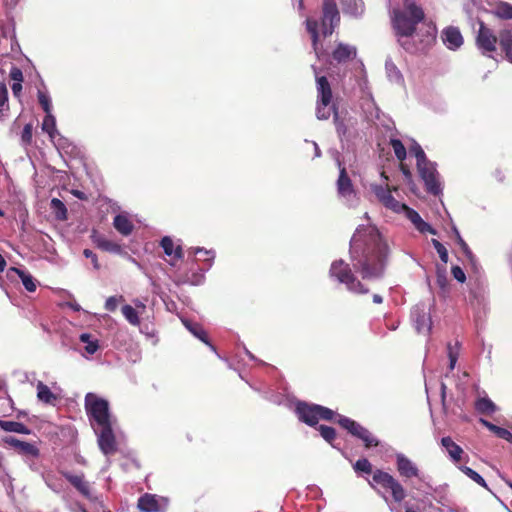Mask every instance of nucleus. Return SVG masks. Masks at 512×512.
Returning <instances> with one entry per match:
<instances>
[{
  "mask_svg": "<svg viewBox=\"0 0 512 512\" xmlns=\"http://www.w3.org/2000/svg\"><path fill=\"white\" fill-rule=\"evenodd\" d=\"M401 170H402L404 176L406 177V179H411V172L407 167H405L404 165H401Z\"/></svg>",
  "mask_w": 512,
  "mask_h": 512,
  "instance_id": "obj_61",
  "label": "nucleus"
},
{
  "mask_svg": "<svg viewBox=\"0 0 512 512\" xmlns=\"http://www.w3.org/2000/svg\"><path fill=\"white\" fill-rule=\"evenodd\" d=\"M431 242L434 248L436 249L437 253L439 254L441 261L446 264L448 262L449 256L445 246L442 243H440L437 239H432Z\"/></svg>",
  "mask_w": 512,
  "mask_h": 512,
  "instance_id": "obj_46",
  "label": "nucleus"
},
{
  "mask_svg": "<svg viewBox=\"0 0 512 512\" xmlns=\"http://www.w3.org/2000/svg\"><path fill=\"white\" fill-rule=\"evenodd\" d=\"M385 69L387 73V77L390 81L400 84L403 82V76L397 66L391 59H387L385 62Z\"/></svg>",
  "mask_w": 512,
  "mask_h": 512,
  "instance_id": "obj_37",
  "label": "nucleus"
},
{
  "mask_svg": "<svg viewBox=\"0 0 512 512\" xmlns=\"http://www.w3.org/2000/svg\"><path fill=\"white\" fill-rule=\"evenodd\" d=\"M37 397L41 402L46 404H52L56 400V396L52 393L50 388L41 381L37 383Z\"/></svg>",
  "mask_w": 512,
  "mask_h": 512,
  "instance_id": "obj_35",
  "label": "nucleus"
},
{
  "mask_svg": "<svg viewBox=\"0 0 512 512\" xmlns=\"http://www.w3.org/2000/svg\"><path fill=\"white\" fill-rule=\"evenodd\" d=\"M83 254L86 258L88 259H91V262L94 266L95 269H98L99 268V263H98V259H97V256L95 253H93L91 250L89 249H85L83 251Z\"/></svg>",
  "mask_w": 512,
  "mask_h": 512,
  "instance_id": "obj_55",
  "label": "nucleus"
},
{
  "mask_svg": "<svg viewBox=\"0 0 512 512\" xmlns=\"http://www.w3.org/2000/svg\"><path fill=\"white\" fill-rule=\"evenodd\" d=\"M8 90L3 82H0V120H4L8 116Z\"/></svg>",
  "mask_w": 512,
  "mask_h": 512,
  "instance_id": "obj_38",
  "label": "nucleus"
},
{
  "mask_svg": "<svg viewBox=\"0 0 512 512\" xmlns=\"http://www.w3.org/2000/svg\"><path fill=\"white\" fill-rule=\"evenodd\" d=\"M337 422L353 436L361 439L366 447L378 445V440L356 421L341 415H337Z\"/></svg>",
  "mask_w": 512,
  "mask_h": 512,
  "instance_id": "obj_11",
  "label": "nucleus"
},
{
  "mask_svg": "<svg viewBox=\"0 0 512 512\" xmlns=\"http://www.w3.org/2000/svg\"><path fill=\"white\" fill-rule=\"evenodd\" d=\"M373 302L376 303V304H381L383 302L382 296H380L378 294H375L373 296Z\"/></svg>",
  "mask_w": 512,
  "mask_h": 512,
  "instance_id": "obj_64",
  "label": "nucleus"
},
{
  "mask_svg": "<svg viewBox=\"0 0 512 512\" xmlns=\"http://www.w3.org/2000/svg\"><path fill=\"white\" fill-rule=\"evenodd\" d=\"M138 508L142 512H164L166 502L164 499H158L155 495L145 494L139 498Z\"/></svg>",
  "mask_w": 512,
  "mask_h": 512,
  "instance_id": "obj_17",
  "label": "nucleus"
},
{
  "mask_svg": "<svg viewBox=\"0 0 512 512\" xmlns=\"http://www.w3.org/2000/svg\"><path fill=\"white\" fill-rule=\"evenodd\" d=\"M61 473L82 495L90 496V486L85 481L83 474L74 475L67 471Z\"/></svg>",
  "mask_w": 512,
  "mask_h": 512,
  "instance_id": "obj_23",
  "label": "nucleus"
},
{
  "mask_svg": "<svg viewBox=\"0 0 512 512\" xmlns=\"http://www.w3.org/2000/svg\"><path fill=\"white\" fill-rule=\"evenodd\" d=\"M182 323L191 334L209 346L212 351H216L215 347L209 341L205 330L200 324L194 323L188 319H182Z\"/></svg>",
  "mask_w": 512,
  "mask_h": 512,
  "instance_id": "obj_25",
  "label": "nucleus"
},
{
  "mask_svg": "<svg viewBox=\"0 0 512 512\" xmlns=\"http://www.w3.org/2000/svg\"><path fill=\"white\" fill-rule=\"evenodd\" d=\"M437 282H438V284H439L442 288H444V287H445V284H446V278H445V276H443V275H438Z\"/></svg>",
  "mask_w": 512,
  "mask_h": 512,
  "instance_id": "obj_62",
  "label": "nucleus"
},
{
  "mask_svg": "<svg viewBox=\"0 0 512 512\" xmlns=\"http://www.w3.org/2000/svg\"><path fill=\"white\" fill-rule=\"evenodd\" d=\"M97 435L99 449L105 456L117 451V443L114 434V423L93 429Z\"/></svg>",
  "mask_w": 512,
  "mask_h": 512,
  "instance_id": "obj_12",
  "label": "nucleus"
},
{
  "mask_svg": "<svg viewBox=\"0 0 512 512\" xmlns=\"http://www.w3.org/2000/svg\"><path fill=\"white\" fill-rule=\"evenodd\" d=\"M499 42L507 60L512 63V32L510 30H502L499 33Z\"/></svg>",
  "mask_w": 512,
  "mask_h": 512,
  "instance_id": "obj_30",
  "label": "nucleus"
},
{
  "mask_svg": "<svg viewBox=\"0 0 512 512\" xmlns=\"http://www.w3.org/2000/svg\"><path fill=\"white\" fill-rule=\"evenodd\" d=\"M123 296H110L106 299L105 309L110 312H114L117 309L119 301H123Z\"/></svg>",
  "mask_w": 512,
  "mask_h": 512,
  "instance_id": "obj_50",
  "label": "nucleus"
},
{
  "mask_svg": "<svg viewBox=\"0 0 512 512\" xmlns=\"http://www.w3.org/2000/svg\"><path fill=\"white\" fill-rule=\"evenodd\" d=\"M370 485L375 488L373 483L387 489L391 492L392 498L395 502L400 503L406 498V490L403 485L388 472L377 469L373 472L372 482Z\"/></svg>",
  "mask_w": 512,
  "mask_h": 512,
  "instance_id": "obj_9",
  "label": "nucleus"
},
{
  "mask_svg": "<svg viewBox=\"0 0 512 512\" xmlns=\"http://www.w3.org/2000/svg\"><path fill=\"white\" fill-rule=\"evenodd\" d=\"M329 275L339 283L344 284L350 292L359 294L368 292V289L364 288L361 282L356 279L349 264L345 263L343 260H337L331 264Z\"/></svg>",
  "mask_w": 512,
  "mask_h": 512,
  "instance_id": "obj_7",
  "label": "nucleus"
},
{
  "mask_svg": "<svg viewBox=\"0 0 512 512\" xmlns=\"http://www.w3.org/2000/svg\"><path fill=\"white\" fill-rule=\"evenodd\" d=\"M160 245L167 256H173L176 259L183 257L181 246L174 247L173 240L169 236L163 237Z\"/></svg>",
  "mask_w": 512,
  "mask_h": 512,
  "instance_id": "obj_31",
  "label": "nucleus"
},
{
  "mask_svg": "<svg viewBox=\"0 0 512 512\" xmlns=\"http://www.w3.org/2000/svg\"><path fill=\"white\" fill-rule=\"evenodd\" d=\"M447 354L449 358V369L452 371L455 368L458 356H459V344L456 342L454 345L448 343Z\"/></svg>",
  "mask_w": 512,
  "mask_h": 512,
  "instance_id": "obj_43",
  "label": "nucleus"
},
{
  "mask_svg": "<svg viewBox=\"0 0 512 512\" xmlns=\"http://www.w3.org/2000/svg\"><path fill=\"white\" fill-rule=\"evenodd\" d=\"M354 469L369 474L372 472V465L366 458H362L356 461Z\"/></svg>",
  "mask_w": 512,
  "mask_h": 512,
  "instance_id": "obj_48",
  "label": "nucleus"
},
{
  "mask_svg": "<svg viewBox=\"0 0 512 512\" xmlns=\"http://www.w3.org/2000/svg\"><path fill=\"white\" fill-rule=\"evenodd\" d=\"M0 428L6 432L29 434L30 430L21 422L0 420Z\"/></svg>",
  "mask_w": 512,
  "mask_h": 512,
  "instance_id": "obj_32",
  "label": "nucleus"
},
{
  "mask_svg": "<svg viewBox=\"0 0 512 512\" xmlns=\"http://www.w3.org/2000/svg\"><path fill=\"white\" fill-rule=\"evenodd\" d=\"M411 318L418 333L428 334L432 328L429 308L424 303H418L411 311Z\"/></svg>",
  "mask_w": 512,
  "mask_h": 512,
  "instance_id": "obj_14",
  "label": "nucleus"
},
{
  "mask_svg": "<svg viewBox=\"0 0 512 512\" xmlns=\"http://www.w3.org/2000/svg\"><path fill=\"white\" fill-rule=\"evenodd\" d=\"M457 241H458V244L461 246V248L463 249V251L468 255V254H471L469 248H468V245L466 244V242L462 239V237L460 236V233L457 232Z\"/></svg>",
  "mask_w": 512,
  "mask_h": 512,
  "instance_id": "obj_57",
  "label": "nucleus"
},
{
  "mask_svg": "<svg viewBox=\"0 0 512 512\" xmlns=\"http://www.w3.org/2000/svg\"><path fill=\"white\" fill-rule=\"evenodd\" d=\"M124 318L133 326L140 325V318L138 311L131 305H124L121 309Z\"/></svg>",
  "mask_w": 512,
  "mask_h": 512,
  "instance_id": "obj_41",
  "label": "nucleus"
},
{
  "mask_svg": "<svg viewBox=\"0 0 512 512\" xmlns=\"http://www.w3.org/2000/svg\"><path fill=\"white\" fill-rule=\"evenodd\" d=\"M42 131L49 135L51 141H55V138L59 136V131L56 127V118L52 113H47L42 122Z\"/></svg>",
  "mask_w": 512,
  "mask_h": 512,
  "instance_id": "obj_28",
  "label": "nucleus"
},
{
  "mask_svg": "<svg viewBox=\"0 0 512 512\" xmlns=\"http://www.w3.org/2000/svg\"><path fill=\"white\" fill-rule=\"evenodd\" d=\"M319 431L323 439H325L329 443H331L336 436L335 429L329 426L321 425L319 427Z\"/></svg>",
  "mask_w": 512,
  "mask_h": 512,
  "instance_id": "obj_47",
  "label": "nucleus"
},
{
  "mask_svg": "<svg viewBox=\"0 0 512 512\" xmlns=\"http://www.w3.org/2000/svg\"><path fill=\"white\" fill-rule=\"evenodd\" d=\"M371 191L376 196L377 200L387 209L394 213H402L405 209V204L399 202L394 198L388 186H382L379 184H371Z\"/></svg>",
  "mask_w": 512,
  "mask_h": 512,
  "instance_id": "obj_13",
  "label": "nucleus"
},
{
  "mask_svg": "<svg viewBox=\"0 0 512 512\" xmlns=\"http://www.w3.org/2000/svg\"><path fill=\"white\" fill-rule=\"evenodd\" d=\"M85 409L93 429L115 423L108 401L94 393L86 394Z\"/></svg>",
  "mask_w": 512,
  "mask_h": 512,
  "instance_id": "obj_6",
  "label": "nucleus"
},
{
  "mask_svg": "<svg viewBox=\"0 0 512 512\" xmlns=\"http://www.w3.org/2000/svg\"><path fill=\"white\" fill-rule=\"evenodd\" d=\"M333 59L338 63H344L356 56V48L351 45L339 43L333 51Z\"/></svg>",
  "mask_w": 512,
  "mask_h": 512,
  "instance_id": "obj_24",
  "label": "nucleus"
},
{
  "mask_svg": "<svg viewBox=\"0 0 512 512\" xmlns=\"http://www.w3.org/2000/svg\"><path fill=\"white\" fill-rule=\"evenodd\" d=\"M6 268V260L4 257L0 254V272H3Z\"/></svg>",
  "mask_w": 512,
  "mask_h": 512,
  "instance_id": "obj_63",
  "label": "nucleus"
},
{
  "mask_svg": "<svg viewBox=\"0 0 512 512\" xmlns=\"http://www.w3.org/2000/svg\"><path fill=\"white\" fill-rule=\"evenodd\" d=\"M50 207L58 220L67 219V208L65 204L58 198H53L50 202Z\"/></svg>",
  "mask_w": 512,
  "mask_h": 512,
  "instance_id": "obj_39",
  "label": "nucleus"
},
{
  "mask_svg": "<svg viewBox=\"0 0 512 512\" xmlns=\"http://www.w3.org/2000/svg\"><path fill=\"white\" fill-rule=\"evenodd\" d=\"M133 303L135 305V309H140L142 311H144L146 309V305L139 299H134L133 300Z\"/></svg>",
  "mask_w": 512,
  "mask_h": 512,
  "instance_id": "obj_60",
  "label": "nucleus"
},
{
  "mask_svg": "<svg viewBox=\"0 0 512 512\" xmlns=\"http://www.w3.org/2000/svg\"><path fill=\"white\" fill-rule=\"evenodd\" d=\"M476 43L483 53H491L496 50L497 37L482 21H479V31L476 37Z\"/></svg>",
  "mask_w": 512,
  "mask_h": 512,
  "instance_id": "obj_15",
  "label": "nucleus"
},
{
  "mask_svg": "<svg viewBox=\"0 0 512 512\" xmlns=\"http://www.w3.org/2000/svg\"><path fill=\"white\" fill-rule=\"evenodd\" d=\"M92 239L96 246L103 251L116 254L121 252V246L118 243L107 239L103 235L94 233Z\"/></svg>",
  "mask_w": 512,
  "mask_h": 512,
  "instance_id": "obj_26",
  "label": "nucleus"
},
{
  "mask_svg": "<svg viewBox=\"0 0 512 512\" xmlns=\"http://www.w3.org/2000/svg\"><path fill=\"white\" fill-rule=\"evenodd\" d=\"M296 413L299 420L309 426L316 425L319 419L332 420L336 415L335 412L329 408L316 404H307L304 402L297 404Z\"/></svg>",
  "mask_w": 512,
  "mask_h": 512,
  "instance_id": "obj_8",
  "label": "nucleus"
},
{
  "mask_svg": "<svg viewBox=\"0 0 512 512\" xmlns=\"http://www.w3.org/2000/svg\"><path fill=\"white\" fill-rule=\"evenodd\" d=\"M52 142L58 150H64L65 152H68L69 147L73 149V146L71 143H69L68 139L63 137L60 133L59 136L55 138V141Z\"/></svg>",
  "mask_w": 512,
  "mask_h": 512,
  "instance_id": "obj_49",
  "label": "nucleus"
},
{
  "mask_svg": "<svg viewBox=\"0 0 512 512\" xmlns=\"http://www.w3.org/2000/svg\"><path fill=\"white\" fill-rule=\"evenodd\" d=\"M10 271L16 273L19 276L23 286L27 291L34 292L36 290V283L32 275L16 267L10 268Z\"/></svg>",
  "mask_w": 512,
  "mask_h": 512,
  "instance_id": "obj_34",
  "label": "nucleus"
},
{
  "mask_svg": "<svg viewBox=\"0 0 512 512\" xmlns=\"http://www.w3.org/2000/svg\"><path fill=\"white\" fill-rule=\"evenodd\" d=\"M479 422L485 426L488 430H490L491 432H493L495 435L497 434V431L498 429L500 428L499 426L487 421L486 419L484 418H480L479 419Z\"/></svg>",
  "mask_w": 512,
  "mask_h": 512,
  "instance_id": "obj_56",
  "label": "nucleus"
},
{
  "mask_svg": "<svg viewBox=\"0 0 512 512\" xmlns=\"http://www.w3.org/2000/svg\"><path fill=\"white\" fill-rule=\"evenodd\" d=\"M424 19V11L415 0H404L403 10L393 11L392 23L398 36L399 44L407 51L414 53L420 48L414 45L419 40L429 44L434 39V28L428 27L425 34L420 35L417 25Z\"/></svg>",
  "mask_w": 512,
  "mask_h": 512,
  "instance_id": "obj_2",
  "label": "nucleus"
},
{
  "mask_svg": "<svg viewBox=\"0 0 512 512\" xmlns=\"http://www.w3.org/2000/svg\"><path fill=\"white\" fill-rule=\"evenodd\" d=\"M306 28H307V31L311 34V37H312V44H313V49L315 51V54L318 58H320L322 56V51L319 49L318 47V23L316 20H313V19H306Z\"/></svg>",
  "mask_w": 512,
  "mask_h": 512,
  "instance_id": "obj_33",
  "label": "nucleus"
},
{
  "mask_svg": "<svg viewBox=\"0 0 512 512\" xmlns=\"http://www.w3.org/2000/svg\"><path fill=\"white\" fill-rule=\"evenodd\" d=\"M5 442L17 449L19 453L25 456L37 457L39 455V449L32 443L21 441L15 437H7Z\"/></svg>",
  "mask_w": 512,
  "mask_h": 512,
  "instance_id": "obj_21",
  "label": "nucleus"
},
{
  "mask_svg": "<svg viewBox=\"0 0 512 512\" xmlns=\"http://www.w3.org/2000/svg\"><path fill=\"white\" fill-rule=\"evenodd\" d=\"M409 151L410 154L416 157L418 172L425 183L427 191L433 195L440 194L442 187L436 170V164L427 159L424 150L416 141H413Z\"/></svg>",
  "mask_w": 512,
  "mask_h": 512,
  "instance_id": "obj_5",
  "label": "nucleus"
},
{
  "mask_svg": "<svg viewBox=\"0 0 512 512\" xmlns=\"http://www.w3.org/2000/svg\"><path fill=\"white\" fill-rule=\"evenodd\" d=\"M460 469L471 480H473L474 482H476L480 486L488 489V486H487L484 478L479 473H477L476 471H474L473 469H471L470 467H467V466H462V467H460Z\"/></svg>",
  "mask_w": 512,
  "mask_h": 512,
  "instance_id": "obj_44",
  "label": "nucleus"
},
{
  "mask_svg": "<svg viewBox=\"0 0 512 512\" xmlns=\"http://www.w3.org/2000/svg\"><path fill=\"white\" fill-rule=\"evenodd\" d=\"M114 228L123 236H128L132 233L134 225L126 214H118L113 220Z\"/></svg>",
  "mask_w": 512,
  "mask_h": 512,
  "instance_id": "obj_27",
  "label": "nucleus"
},
{
  "mask_svg": "<svg viewBox=\"0 0 512 512\" xmlns=\"http://www.w3.org/2000/svg\"><path fill=\"white\" fill-rule=\"evenodd\" d=\"M493 13L500 19H512V4L507 2H499L495 6Z\"/></svg>",
  "mask_w": 512,
  "mask_h": 512,
  "instance_id": "obj_40",
  "label": "nucleus"
},
{
  "mask_svg": "<svg viewBox=\"0 0 512 512\" xmlns=\"http://www.w3.org/2000/svg\"><path fill=\"white\" fill-rule=\"evenodd\" d=\"M451 272H452L453 277L457 281L463 283L466 280L465 273L462 270V268H460L459 266H453L452 269H451Z\"/></svg>",
  "mask_w": 512,
  "mask_h": 512,
  "instance_id": "obj_52",
  "label": "nucleus"
},
{
  "mask_svg": "<svg viewBox=\"0 0 512 512\" xmlns=\"http://www.w3.org/2000/svg\"><path fill=\"white\" fill-rule=\"evenodd\" d=\"M402 213L405 215V217L411 221V223L414 225L415 229H417L420 233H430L432 235H435L437 232L436 230L427 222H425L419 213L415 211L414 209L405 206V209H403Z\"/></svg>",
  "mask_w": 512,
  "mask_h": 512,
  "instance_id": "obj_20",
  "label": "nucleus"
},
{
  "mask_svg": "<svg viewBox=\"0 0 512 512\" xmlns=\"http://www.w3.org/2000/svg\"><path fill=\"white\" fill-rule=\"evenodd\" d=\"M312 68L315 73L317 88L316 116L319 120H327L331 113H333L336 130L339 135H344L346 128L339 120L336 107L332 103V90L330 84L325 76L318 75V69L314 65Z\"/></svg>",
  "mask_w": 512,
  "mask_h": 512,
  "instance_id": "obj_3",
  "label": "nucleus"
},
{
  "mask_svg": "<svg viewBox=\"0 0 512 512\" xmlns=\"http://www.w3.org/2000/svg\"><path fill=\"white\" fill-rule=\"evenodd\" d=\"M475 409L478 413L484 415H491L498 410L495 403L486 396L480 397L476 400Z\"/></svg>",
  "mask_w": 512,
  "mask_h": 512,
  "instance_id": "obj_29",
  "label": "nucleus"
},
{
  "mask_svg": "<svg viewBox=\"0 0 512 512\" xmlns=\"http://www.w3.org/2000/svg\"><path fill=\"white\" fill-rule=\"evenodd\" d=\"M402 213L405 215V217L411 221V223L414 225L415 229H417L420 233H430L432 235H435L437 232L436 230L427 222H425L419 213L415 211L414 209L405 206V209H403Z\"/></svg>",
  "mask_w": 512,
  "mask_h": 512,
  "instance_id": "obj_19",
  "label": "nucleus"
},
{
  "mask_svg": "<svg viewBox=\"0 0 512 512\" xmlns=\"http://www.w3.org/2000/svg\"><path fill=\"white\" fill-rule=\"evenodd\" d=\"M37 98L45 114L52 113V102L47 90L38 89Z\"/></svg>",
  "mask_w": 512,
  "mask_h": 512,
  "instance_id": "obj_42",
  "label": "nucleus"
},
{
  "mask_svg": "<svg viewBox=\"0 0 512 512\" xmlns=\"http://www.w3.org/2000/svg\"><path fill=\"white\" fill-rule=\"evenodd\" d=\"M21 139L25 144H30L32 141V125L26 124L23 128Z\"/></svg>",
  "mask_w": 512,
  "mask_h": 512,
  "instance_id": "obj_51",
  "label": "nucleus"
},
{
  "mask_svg": "<svg viewBox=\"0 0 512 512\" xmlns=\"http://www.w3.org/2000/svg\"><path fill=\"white\" fill-rule=\"evenodd\" d=\"M336 162L339 168V177L336 182L338 196L345 205L355 207L358 204L359 198L354 190L352 181L338 157L336 158Z\"/></svg>",
  "mask_w": 512,
  "mask_h": 512,
  "instance_id": "obj_10",
  "label": "nucleus"
},
{
  "mask_svg": "<svg viewBox=\"0 0 512 512\" xmlns=\"http://www.w3.org/2000/svg\"><path fill=\"white\" fill-rule=\"evenodd\" d=\"M79 339L82 343L85 344L84 350L88 355H93L99 349V342L96 338H94L89 333H82L79 336Z\"/></svg>",
  "mask_w": 512,
  "mask_h": 512,
  "instance_id": "obj_36",
  "label": "nucleus"
},
{
  "mask_svg": "<svg viewBox=\"0 0 512 512\" xmlns=\"http://www.w3.org/2000/svg\"><path fill=\"white\" fill-rule=\"evenodd\" d=\"M10 78L13 80V83L23 82V73L19 68L13 67L10 71Z\"/></svg>",
  "mask_w": 512,
  "mask_h": 512,
  "instance_id": "obj_53",
  "label": "nucleus"
},
{
  "mask_svg": "<svg viewBox=\"0 0 512 512\" xmlns=\"http://www.w3.org/2000/svg\"><path fill=\"white\" fill-rule=\"evenodd\" d=\"M390 144L397 159L403 161L407 155L406 148L404 147L403 143L399 139H391Z\"/></svg>",
  "mask_w": 512,
  "mask_h": 512,
  "instance_id": "obj_45",
  "label": "nucleus"
},
{
  "mask_svg": "<svg viewBox=\"0 0 512 512\" xmlns=\"http://www.w3.org/2000/svg\"><path fill=\"white\" fill-rule=\"evenodd\" d=\"M397 471L404 478L416 477L422 479L417 465L402 453L396 454Z\"/></svg>",
  "mask_w": 512,
  "mask_h": 512,
  "instance_id": "obj_16",
  "label": "nucleus"
},
{
  "mask_svg": "<svg viewBox=\"0 0 512 512\" xmlns=\"http://www.w3.org/2000/svg\"><path fill=\"white\" fill-rule=\"evenodd\" d=\"M497 437L512 443V433L505 428L500 427L496 434Z\"/></svg>",
  "mask_w": 512,
  "mask_h": 512,
  "instance_id": "obj_54",
  "label": "nucleus"
},
{
  "mask_svg": "<svg viewBox=\"0 0 512 512\" xmlns=\"http://www.w3.org/2000/svg\"><path fill=\"white\" fill-rule=\"evenodd\" d=\"M11 89L14 96L18 97L22 91V82L13 83Z\"/></svg>",
  "mask_w": 512,
  "mask_h": 512,
  "instance_id": "obj_58",
  "label": "nucleus"
},
{
  "mask_svg": "<svg viewBox=\"0 0 512 512\" xmlns=\"http://www.w3.org/2000/svg\"><path fill=\"white\" fill-rule=\"evenodd\" d=\"M388 253V245L375 227L360 225L356 229L350 241V256L354 269L363 279L383 275Z\"/></svg>",
  "mask_w": 512,
  "mask_h": 512,
  "instance_id": "obj_1",
  "label": "nucleus"
},
{
  "mask_svg": "<svg viewBox=\"0 0 512 512\" xmlns=\"http://www.w3.org/2000/svg\"><path fill=\"white\" fill-rule=\"evenodd\" d=\"M440 389H441V401H442V404L444 405L445 399H446V389H447L446 384L442 382Z\"/></svg>",
  "mask_w": 512,
  "mask_h": 512,
  "instance_id": "obj_59",
  "label": "nucleus"
},
{
  "mask_svg": "<svg viewBox=\"0 0 512 512\" xmlns=\"http://www.w3.org/2000/svg\"><path fill=\"white\" fill-rule=\"evenodd\" d=\"M441 445L446 450L450 459L454 462H460L462 460V456L464 454L463 449L456 444L453 439L449 436L443 437L441 439Z\"/></svg>",
  "mask_w": 512,
  "mask_h": 512,
  "instance_id": "obj_22",
  "label": "nucleus"
},
{
  "mask_svg": "<svg viewBox=\"0 0 512 512\" xmlns=\"http://www.w3.org/2000/svg\"><path fill=\"white\" fill-rule=\"evenodd\" d=\"M441 39L449 50H457L463 44V37L457 27H447L441 33Z\"/></svg>",
  "mask_w": 512,
  "mask_h": 512,
  "instance_id": "obj_18",
  "label": "nucleus"
},
{
  "mask_svg": "<svg viewBox=\"0 0 512 512\" xmlns=\"http://www.w3.org/2000/svg\"><path fill=\"white\" fill-rule=\"evenodd\" d=\"M343 12L354 17H358L364 12V3L362 0H339ZM340 21L339 11L335 0L323 1V17L321 22V29L324 36L331 35L334 28Z\"/></svg>",
  "mask_w": 512,
  "mask_h": 512,
  "instance_id": "obj_4",
  "label": "nucleus"
}]
</instances>
